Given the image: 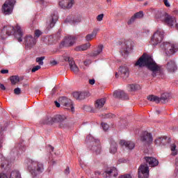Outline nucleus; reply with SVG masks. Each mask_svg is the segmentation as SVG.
Listing matches in <instances>:
<instances>
[{
  "label": "nucleus",
  "instance_id": "nucleus-56",
  "mask_svg": "<svg viewBox=\"0 0 178 178\" xmlns=\"http://www.w3.org/2000/svg\"><path fill=\"white\" fill-rule=\"evenodd\" d=\"M39 3H40V5H45V1L44 0H40Z\"/></svg>",
  "mask_w": 178,
  "mask_h": 178
},
{
  "label": "nucleus",
  "instance_id": "nucleus-48",
  "mask_svg": "<svg viewBox=\"0 0 178 178\" xmlns=\"http://www.w3.org/2000/svg\"><path fill=\"white\" fill-rule=\"evenodd\" d=\"M105 118H115V115H113L112 113H108V114L106 115Z\"/></svg>",
  "mask_w": 178,
  "mask_h": 178
},
{
  "label": "nucleus",
  "instance_id": "nucleus-42",
  "mask_svg": "<svg viewBox=\"0 0 178 178\" xmlns=\"http://www.w3.org/2000/svg\"><path fill=\"white\" fill-rule=\"evenodd\" d=\"M40 69H41V66L36 65L32 68L31 72L32 73H35V72H37V70H40Z\"/></svg>",
  "mask_w": 178,
  "mask_h": 178
},
{
  "label": "nucleus",
  "instance_id": "nucleus-10",
  "mask_svg": "<svg viewBox=\"0 0 178 178\" xmlns=\"http://www.w3.org/2000/svg\"><path fill=\"white\" fill-rule=\"evenodd\" d=\"M140 141L143 145H149L153 141L152 135L147 131L143 132L140 136Z\"/></svg>",
  "mask_w": 178,
  "mask_h": 178
},
{
  "label": "nucleus",
  "instance_id": "nucleus-39",
  "mask_svg": "<svg viewBox=\"0 0 178 178\" xmlns=\"http://www.w3.org/2000/svg\"><path fill=\"white\" fill-rule=\"evenodd\" d=\"M102 127L103 128V130H104V131H106L108 129H109V125H108V124L106 123L102 122Z\"/></svg>",
  "mask_w": 178,
  "mask_h": 178
},
{
  "label": "nucleus",
  "instance_id": "nucleus-44",
  "mask_svg": "<svg viewBox=\"0 0 178 178\" xmlns=\"http://www.w3.org/2000/svg\"><path fill=\"white\" fill-rule=\"evenodd\" d=\"M41 34H42V33H41V31L40 30L35 31V36L37 37V38H38V37H40Z\"/></svg>",
  "mask_w": 178,
  "mask_h": 178
},
{
  "label": "nucleus",
  "instance_id": "nucleus-21",
  "mask_svg": "<svg viewBox=\"0 0 178 178\" xmlns=\"http://www.w3.org/2000/svg\"><path fill=\"white\" fill-rule=\"evenodd\" d=\"M72 95L75 99H77L78 101H81L82 99H84L87 96V93L86 92H74L72 93Z\"/></svg>",
  "mask_w": 178,
  "mask_h": 178
},
{
  "label": "nucleus",
  "instance_id": "nucleus-16",
  "mask_svg": "<svg viewBox=\"0 0 178 178\" xmlns=\"http://www.w3.org/2000/svg\"><path fill=\"white\" fill-rule=\"evenodd\" d=\"M62 102L64 106L67 108V109H70V108L72 112H74V107L73 106V102H72V99H68L66 97H64L62 98Z\"/></svg>",
  "mask_w": 178,
  "mask_h": 178
},
{
  "label": "nucleus",
  "instance_id": "nucleus-61",
  "mask_svg": "<svg viewBox=\"0 0 178 178\" xmlns=\"http://www.w3.org/2000/svg\"><path fill=\"white\" fill-rule=\"evenodd\" d=\"M1 144H2V139L0 138V148H1Z\"/></svg>",
  "mask_w": 178,
  "mask_h": 178
},
{
  "label": "nucleus",
  "instance_id": "nucleus-17",
  "mask_svg": "<svg viewBox=\"0 0 178 178\" xmlns=\"http://www.w3.org/2000/svg\"><path fill=\"white\" fill-rule=\"evenodd\" d=\"M113 97L123 100L129 99V96L123 90H115L113 92Z\"/></svg>",
  "mask_w": 178,
  "mask_h": 178
},
{
  "label": "nucleus",
  "instance_id": "nucleus-13",
  "mask_svg": "<svg viewBox=\"0 0 178 178\" xmlns=\"http://www.w3.org/2000/svg\"><path fill=\"white\" fill-rule=\"evenodd\" d=\"M76 37L75 36H67L64 39V41L61 42L63 47H73L76 44Z\"/></svg>",
  "mask_w": 178,
  "mask_h": 178
},
{
  "label": "nucleus",
  "instance_id": "nucleus-47",
  "mask_svg": "<svg viewBox=\"0 0 178 178\" xmlns=\"http://www.w3.org/2000/svg\"><path fill=\"white\" fill-rule=\"evenodd\" d=\"M0 73H1V74H6L9 73V70H1L0 71Z\"/></svg>",
  "mask_w": 178,
  "mask_h": 178
},
{
  "label": "nucleus",
  "instance_id": "nucleus-55",
  "mask_svg": "<svg viewBox=\"0 0 178 178\" xmlns=\"http://www.w3.org/2000/svg\"><path fill=\"white\" fill-rule=\"evenodd\" d=\"M55 105L57 108H60V104H59V102H55Z\"/></svg>",
  "mask_w": 178,
  "mask_h": 178
},
{
  "label": "nucleus",
  "instance_id": "nucleus-32",
  "mask_svg": "<svg viewBox=\"0 0 178 178\" xmlns=\"http://www.w3.org/2000/svg\"><path fill=\"white\" fill-rule=\"evenodd\" d=\"M10 80L11 81V84H13V86H15L16 83H19L20 81L19 76H12L10 77Z\"/></svg>",
  "mask_w": 178,
  "mask_h": 178
},
{
  "label": "nucleus",
  "instance_id": "nucleus-3",
  "mask_svg": "<svg viewBox=\"0 0 178 178\" xmlns=\"http://www.w3.org/2000/svg\"><path fill=\"white\" fill-rule=\"evenodd\" d=\"M28 165V169L33 177H35L37 175H40V173L44 172V165L41 163L29 160Z\"/></svg>",
  "mask_w": 178,
  "mask_h": 178
},
{
  "label": "nucleus",
  "instance_id": "nucleus-9",
  "mask_svg": "<svg viewBox=\"0 0 178 178\" xmlns=\"http://www.w3.org/2000/svg\"><path fill=\"white\" fill-rule=\"evenodd\" d=\"M58 15L56 14H51L46 21V27L47 30H51L53 27L55 26V24H56V22H58Z\"/></svg>",
  "mask_w": 178,
  "mask_h": 178
},
{
  "label": "nucleus",
  "instance_id": "nucleus-14",
  "mask_svg": "<svg viewBox=\"0 0 178 178\" xmlns=\"http://www.w3.org/2000/svg\"><path fill=\"white\" fill-rule=\"evenodd\" d=\"M74 4V0H61L59 2V6L62 9H70Z\"/></svg>",
  "mask_w": 178,
  "mask_h": 178
},
{
  "label": "nucleus",
  "instance_id": "nucleus-57",
  "mask_svg": "<svg viewBox=\"0 0 178 178\" xmlns=\"http://www.w3.org/2000/svg\"><path fill=\"white\" fill-rule=\"evenodd\" d=\"M5 165H6V162L2 163L1 165V168H5Z\"/></svg>",
  "mask_w": 178,
  "mask_h": 178
},
{
  "label": "nucleus",
  "instance_id": "nucleus-11",
  "mask_svg": "<svg viewBox=\"0 0 178 178\" xmlns=\"http://www.w3.org/2000/svg\"><path fill=\"white\" fill-rule=\"evenodd\" d=\"M25 47L31 49L34 45L37 44V38L33 37L32 35H27L24 38Z\"/></svg>",
  "mask_w": 178,
  "mask_h": 178
},
{
  "label": "nucleus",
  "instance_id": "nucleus-30",
  "mask_svg": "<svg viewBox=\"0 0 178 178\" xmlns=\"http://www.w3.org/2000/svg\"><path fill=\"white\" fill-rule=\"evenodd\" d=\"M106 175H108V176L111 175L114 177H116L118 176V170L116 168H112L110 170L106 171Z\"/></svg>",
  "mask_w": 178,
  "mask_h": 178
},
{
  "label": "nucleus",
  "instance_id": "nucleus-7",
  "mask_svg": "<svg viewBox=\"0 0 178 178\" xmlns=\"http://www.w3.org/2000/svg\"><path fill=\"white\" fill-rule=\"evenodd\" d=\"M164 34L165 32L163 30H157L152 37V45H158V44H161V42H162V40H163Z\"/></svg>",
  "mask_w": 178,
  "mask_h": 178
},
{
  "label": "nucleus",
  "instance_id": "nucleus-5",
  "mask_svg": "<svg viewBox=\"0 0 178 178\" xmlns=\"http://www.w3.org/2000/svg\"><path fill=\"white\" fill-rule=\"evenodd\" d=\"M16 1L15 0H7L2 6L1 12L3 15H11L13 12V8H15V4Z\"/></svg>",
  "mask_w": 178,
  "mask_h": 178
},
{
  "label": "nucleus",
  "instance_id": "nucleus-40",
  "mask_svg": "<svg viewBox=\"0 0 178 178\" xmlns=\"http://www.w3.org/2000/svg\"><path fill=\"white\" fill-rule=\"evenodd\" d=\"M136 17H134V15H133L128 21V24H132V23H134V22H136Z\"/></svg>",
  "mask_w": 178,
  "mask_h": 178
},
{
  "label": "nucleus",
  "instance_id": "nucleus-33",
  "mask_svg": "<svg viewBox=\"0 0 178 178\" xmlns=\"http://www.w3.org/2000/svg\"><path fill=\"white\" fill-rule=\"evenodd\" d=\"M66 23H72L73 24H76V23H80L81 22V17H79L77 18H74L72 20L70 21L69 18H67L65 20Z\"/></svg>",
  "mask_w": 178,
  "mask_h": 178
},
{
  "label": "nucleus",
  "instance_id": "nucleus-54",
  "mask_svg": "<svg viewBox=\"0 0 178 178\" xmlns=\"http://www.w3.org/2000/svg\"><path fill=\"white\" fill-rule=\"evenodd\" d=\"M56 92V88H54L51 90V95H54Z\"/></svg>",
  "mask_w": 178,
  "mask_h": 178
},
{
  "label": "nucleus",
  "instance_id": "nucleus-8",
  "mask_svg": "<svg viewBox=\"0 0 178 178\" xmlns=\"http://www.w3.org/2000/svg\"><path fill=\"white\" fill-rule=\"evenodd\" d=\"M138 178H148L149 177V168L147 164L140 165L138 172Z\"/></svg>",
  "mask_w": 178,
  "mask_h": 178
},
{
  "label": "nucleus",
  "instance_id": "nucleus-26",
  "mask_svg": "<svg viewBox=\"0 0 178 178\" xmlns=\"http://www.w3.org/2000/svg\"><path fill=\"white\" fill-rule=\"evenodd\" d=\"M106 102V99L105 98L97 99L95 103V108H97V109H101V108H102L105 105Z\"/></svg>",
  "mask_w": 178,
  "mask_h": 178
},
{
  "label": "nucleus",
  "instance_id": "nucleus-4",
  "mask_svg": "<svg viewBox=\"0 0 178 178\" xmlns=\"http://www.w3.org/2000/svg\"><path fill=\"white\" fill-rule=\"evenodd\" d=\"M66 117L65 115H56L54 117L51 115L47 116L43 120V124H53V123H61L63 120H65Z\"/></svg>",
  "mask_w": 178,
  "mask_h": 178
},
{
  "label": "nucleus",
  "instance_id": "nucleus-27",
  "mask_svg": "<svg viewBox=\"0 0 178 178\" xmlns=\"http://www.w3.org/2000/svg\"><path fill=\"white\" fill-rule=\"evenodd\" d=\"M99 31V29H95L92 33L90 34H88L86 36V41H91V40H92V38H94V37H97V34H98V32Z\"/></svg>",
  "mask_w": 178,
  "mask_h": 178
},
{
  "label": "nucleus",
  "instance_id": "nucleus-38",
  "mask_svg": "<svg viewBox=\"0 0 178 178\" xmlns=\"http://www.w3.org/2000/svg\"><path fill=\"white\" fill-rule=\"evenodd\" d=\"M44 59H45V56H42V57H38L36 58V62L40 65L41 66H42V65H44Z\"/></svg>",
  "mask_w": 178,
  "mask_h": 178
},
{
  "label": "nucleus",
  "instance_id": "nucleus-41",
  "mask_svg": "<svg viewBox=\"0 0 178 178\" xmlns=\"http://www.w3.org/2000/svg\"><path fill=\"white\" fill-rule=\"evenodd\" d=\"M14 93L16 95H20V94H22V90L20 89V88H17L14 89Z\"/></svg>",
  "mask_w": 178,
  "mask_h": 178
},
{
  "label": "nucleus",
  "instance_id": "nucleus-24",
  "mask_svg": "<svg viewBox=\"0 0 178 178\" xmlns=\"http://www.w3.org/2000/svg\"><path fill=\"white\" fill-rule=\"evenodd\" d=\"M167 138L168 137L166 136L159 137L155 140L154 143L156 145H166V143H168Z\"/></svg>",
  "mask_w": 178,
  "mask_h": 178
},
{
  "label": "nucleus",
  "instance_id": "nucleus-58",
  "mask_svg": "<svg viewBox=\"0 0 178 178\" xmlns=\"http://www.w3.org/2000/svg\"><path fill=\"white\" fill-rule=\"evenodd\" d=\"M129 49H130L127 48L126 50H125V54H129Z\"/></svg>",
  "mask_w": 178,
  "mask_h": 178
},
{
  "label": "nucleus",
  "instance_id": "nucleus-12",
  "mask_svg": "<svg viewBox=\"0 0 178 178\" xmlns=\"http://www.w3.org/2000/svg\"><path fill=\"white\" fill-rule=\"evenodd\" d=\"M64 60L69 63V65L72 72H74V73H79V67H77L76 63H74L73 58H70V56H65Z\"/></svg>",
  "mask_w": 178,
  "mask_h": 178
},
{
  "label": "nucleus",
  "instance_id": "nucleus-28",
  "mask_svg": "<svg viewBox=\"0 0 178 178\" xmlns=\"http://www.w3.org/2000/svg\"><path fill=\"white\" fill-rule=\"evenodd\" d=\"M118 152V143H116V142L115 141H112L111 146H110V149H109V152L110 154H116V152Z\"/></svg>",
  "mask_w": 178,
  "mask_h": 178
},
{
  "label": "nucleus",
  "instance_id": "nucleus-60",
  "mask_svg": "<svg viewBox=\"0 0 178 178\" xmlns=\"http://www.w3.org/2000/svg\"><path fill=\"white\" fill-rule=\"evenodd\" d=\"M2 131H3L2 127L0 126V134H2Z\"/></svg>",
  "mask_w": 178,
  "mask_h": 178
},
{
  "label": "nucleus",
  "instance_id": "nucleus-20",
  "mask_svg": "<svg viewBox=\"0 0 178 178\" xmlns=\"http://www.w3.org/2000/svg\"><path fill=\"white\" fill-rule=\"evenodd\" d=\"M119 72L121 74V76L123 77L124 79H127V77H129L130 74V72L129 71V67H127V66L126 65L120 67L119 68Z\"/></svg>",
  "mask_w": 178,
  "mask_h": 178
},
{
  "label": "nucleus",
  "instance_id": "nucleus-23",
  "mask_svg": "<svg viewBox=\"0 0 178 178\" xmlns=\"http://www.w3.org/2000/svg\"><path fill=\"white\" fill-rule=\"evenodd\" d=\"M103 50H104V45L99 44L98 45L97 50H95L90 53V56H92V57L98 56V55H99Z\"/></svg>",
  "mask_w": 178,
  "mask_h": 178
},
{
  "label": "nucleus",
  "instance_id": "nucleus-51",
  "mask_svg": "<svg viewBox=\"0 0 178 178\" xmlns=\"http://www.w3.org/2000/svg\"><path fill=\"white\" fill-rule=\"evenodd\" d=\"M50 64L52 65V66H55V65H58V62H56V60H54L53 61L50 62Z\"/></svg>",
  "mask_w": 178,
  "mask_h": 178
},
{
  "label": "nucleus",
  "instance_id": "nucleus-45",
  "mask_svg": "<svg viewBox=\"0 0 178 178\" xmlns=\"http://www.w3.org/2000/svg\"><path fill=\"white\" fill-rule=\"evenodd\" d=\"M84 65L85 66H88L90 65H91V60H86L84 61Z\"/></svg>",
  "mask_w": 178,
  "mask_h": 178
},
{
  "label": "nucleus",
  "instance_id": "nucleus-31",
  "mask_svg": "<svg viewBox=\"0 0 178 178\" xmlns=\"http://www.w3.org/2000/svg\"><path fill=\"white\" fill-rule=\"evenodd\" d=\"M127 88L130 90V91H136V90H140V85L130 84L127 86Z\"/></svg>",
  "mask_w": 178,
  "mask_h": 178
},
{
  "label": "nucleus",
  "instance_id": "nucleus-35",
  "mask_svg": "<svg viewBox=\"0 0 178 178\" xmlns=\"http://www.w3.org/2000/svg\"><path fill=\"white\" fill-rule=\"evenodd\" d=\"M169 97V95L168 93H163L160 99V101H161L162 104H166L168 102V98Z\"/></svg>",
  "mask_w": 178,
  "mask_h": 178
},
{
  "label": "nucleus",
  "instance_id": "nucleus-2",
  "mask_svg": "<svg viewBox=\"0 0 178 178\" xmlns=\"http://www.w3.org/2000/svg\"><path fill=\"white\" fill-rule=\"evenodd\" d=\"M10 35H15L18 42L23 41V39H22L23 37V31H22V28L18 24H17L15 28L8 25L2 29L0 33L1 40H6Z\"/></svg>",
  "mask_w": 178,
  "mask_h": 178
},
{
  "label": "nucleus",
  "instance_id": "nucleus-36",
  "mask_svg": "<svg viewBox=\"0 0 178 178\" xmlns=\"http://www.w3.org/2000/svg\"><path fill=\"white\" fill-rule=\"evenodd\" d=\"M170 149L172 152V155H173L174 156L175 155H177V150L176 149V144L173 143L172 145H171Z\"/></svg>",
  "mask_w": 178,
  "mask_h": 178
},
{
  "label": "nucleus",
  "instance_id": "nucleus-19",
  "mask_svg": "<svg viewBox=\"0 0 178 178\" xmlns=\"http://www.w3.org/2000/svg\"><path fill=\"white\" fill-rule=\"evenodd\" d=\"M120 145H121V147L124 146L127 149H134V147H136V144L133 142L126 141L124 140L120 141Z\"/></svg>",
  "mask_w": 178,
  "mask_h": 178
},
{
  "label": "nucleus",
  "instance_id": "nucleus-6",
  "mask_svg": "<svg viewBox=\"0 0 178 178\" xmlns=\"http://www.w3.org/2000/svg\"><path fill=\"white\" fill-rule=\"evenodd\" d=\"M161 48L165 51L166 55H173L178 50L177 45L169 42L163 43Z\"/></svg>",
  "mask_w": 178,
  "mask_h": 178
},
{
  "label": "nucleus",
  "instance_id": "nucleus-46",
  "mask_svg": "<svg viewBox=\"0 0 178 178\" xmlns=\"http://www.w3.org/2000/svg\"><path fill=\"white\" fill-rule=\"evenodd\" d=\"M163 3L167 8L170 7V4L169 3V1H168V0H163Z\"/></svg>",
  "mask_w": 178,
  "mask_h": 178
},
{
  "label": "nucleus",
  "instance_id": "nucleus-50",
  "mask_svg": "<svg viewBox=\"0 0 178 178\" xmlns=\"http://www.w3.org/2000/svg\"><path fill=\"white\" fill-rule=\"evenodd\" d=\"M89 84H90L91 86H94V84H95V79H90Z\"/></svg>",
  "mask_w": 178,
  "mask_h": 178
},
{
  "label": "nucleus",
  "instance_id": "nucleus-18",
  "mask_svg": "<svg viewBox=\"0 0 178 178\" xmlns=\"http://www.w3.org/2000/svg\"><path fill=\"white\" fill-rule=\"evenodd\" d=\"M145 160L147 163H149V165L151 166V168H155V166L159 165V161L154 157L145 156Z\"/></svg>",
  "mask_w": 178,
  "mask_h": 178
},
{
  "label": "nucleus",
  "instance_id": "nucleus-29",
  "mask_svg": "<svg viewBox=\"0 0 178 178\" xmlns=\"http://www.w3.org/2000/svg\"><path fill=\"white\" fill-rule=\"evenodd\" d=\"M147 99L148 101H150V102H156V104H159V102H161V99L154 95H149Z\"/></svg>",
  "mask_w": 178,
  "mask_h": 178
},
{
  "label": "nucleus",
  "instance_id": "nucleus-63",
  "mask_svg": "<svg viewBox=\"0 0 178 178\" xmlns=\"http://www.w3.org/2000/svg\"><path fill=\"white\" fill-rule=\"evenodd\" d=\"M49 38H54V35H50Z\"/></svg>",
  "mask_w": 178,
  "mask_h": 178
},
{
  "label": "nucleus",
  "instance_id": "nucleus-34",
  "mask_svg": "<svg viewBox=\"0 0 178 178\" xmlns=\"http://www.w3.org/2000/svg\"><path fill=\"white\" fill-rule=\"evenodd\" d=\"M10 178H22L18 170H14L10 173Z\"/></svg>",
  "mask_w": 178,
  "mask_h": 178
},
{
  "label": "nucleus",
  "instance_id": "nucleus-15",
  "mask_svg": "<svg viewBox=\"0 0 178 178\" xmlns=\"http://www.w3.org/2000/svg\"><path fill=\"white\" fill-rule=\"evenodd\" d=\"M91 145L90 149H92V151H94L97 155L101 154L102 147L99 140L97 139L94 142H92Z\"/></svg>",
  "mask_w": 178,
  "mask_h": 178
},
{
  "label": "nucleus",
  "instance_id": "nucleus-22",
  "mask_svg": "<svg viewBox=\"0 0 178 178\" xmlns=\"http://www.w3.org/2000/svg\"><path fill=\"white\" fill-rule=\"evenodd\" d=\"M166 68L168 72H176L177 70V65H176V63L173 60H170L167 63Z\"/></svg>",
  "mask_w": 178,
  "mask_h": 178
},
{
  "label": "nucleus",
  "instance_id": "nucleus-25",
  "mask_svg": "<svg viewBox=\"0 0 178 178\" xmlns=\"http://www.w3.org/2000/svg\"><path fill=\"white\" fill-rule=\"evenodd\" d=\"M90 47H91V44H90V42H88L86 44H83L82 45H79L75 47V51H87V49H88V48H90Z\"/></svg>",
  "mask_w": 178,
  "mask_h": 178
},
{
  "label": "nucleus",
  "instance_id": "nucleus-53",
  "mask_svg": "<svg viewBox=\"0 0 178 178\" xmlns=\"http://www.w3.org/2000/svg\"><path fill=\"white\" fill-rule=\"evenodd\" d=\"M0 178H8V176L5 174L0 173Z\"/></svg>",
  "mask_w": 178,
  "mask_h": 178
},
{
  "label": "nucleus",
  "instance_id": "nucleus-43",
  "mask_svg": "<svg viewBox=\"0 0 178 178\" xmlns=\"http://www.w3.org/2000/svg\"><path fill=\"white\" fill-rule=\"evenodd\" d=\"M104 19V14H100L97 17V22H102Z\"/></svg>",
  "mask_w": 178,
  "mask_h": 178
},
{
  "label": "nucleus",
  "instance_id": "nucleus-52",
  "mask_svg": "<svg viewBox=\"0 0 178 178\" xmlns=\"http://www.w3.org/2000/svg\"><path fill=\"white\" fill-rule=\"evenodd\" d=\"M0 88H1V90H3V91H5V90H6V88L2 83H0Z\"/></svg>",
  "mask_w": 178,
  "mask_h": 178
},
{
  "label": "nucleus",
  "instance_id": "nucleus-1",
  "mask_svg": "<svg viewBox=\"0 0 178 178\" xmlns=\"http://www.w3.org/2000/svg\"><path fill=\"white\" fill-rule=\"evenodd\" d=\"M135 66H139V67H144V66H146L149 70L152 72V76L153 77H156V73H159V72H161V67L156 65V63L154 61L152 57L147 54H143L140 58H139L135 63Z\"/></svg>",
  "mask_w": 178,
  "mask_h": 178
},
{
  "label": "nucleus",
  "instance_id": "nucleus-49",
  "mask_svg": "<svg viewBox=\"0 0 178 178\" xmlns=\"http://www.w3.org/2000/svg\"><path fill=\"white\" fill-rule=\"evenodd\" d=\"M69 173H70V168L69 167H67L66 169L65 170V174L69 175Z\"/></svg>",
  "mask_w": 178,
  "mask_h": 178
},
{
  "label": "nucleus",
  "instance_id": "nucleus-37",
  "mask_svg": "<svg viewBox=\"0 0 178 178\" xmlns=\"http://www.w3.org/2000/svg\"><path fill=\"white\" fill-rule=\"evenodd\" d=\"M134 17L137 19H141L144 17V13L143 11H139L134 15Z\"/></svg>",
  "mask_w": 178,
  "mask_h": 178
},
{
  "label": "nucleus",
  "instance_id": "nucleus-64",
  "mask_svg": "<svg viewBox=\"0 0 178 178\" xmlns=\"http://www.w3.org/2000/svg\"><path fill=\"white\" fill-rule=\"evenodd\" d=\"M107 2H111V0H107Z\"/></svg>",
  "mask_w": 178,
  "mask_h": 178
},
{
  "label": "nucleus",
  "instance_id": "nucleus-62",
  "mask_svg": "<svg viewBox=\"0 0 178 178\" xmlns=\"http://www.w3.org/2000/svg\"><path fill=\"white\" fill-rule=\"evenodd\" d=\"M51 151H54V147L52 146H49Z\"/></svg>",
  "mask_w": 178,
  "mask_h": 178
},
{
  "label": "nucleus",
  "instance_id": "nucleus-59",
  "mask_svg": "<svg viewBox=\"0 0 178 178\" xmlns=\"http://www.w3.org/2000/svg\"><path fill=\"white\" fill-rule=\"evenodd\" d=\"M174 13H175V15H177V16H178V10H175L174 11Z\"/></svg>",
  "mask_w": 178,
  "mask_h": 178
}]
</instances>
